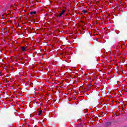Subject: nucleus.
<instances>
[{
    "label": "nucleus",
    "instance_id": "3",
    "mask_svg": "<svg viewBox=\"0 0 127 127\" xmlns=\"http://www.w3.org/2000/svg\"><path fill=\"white\" fill-rule=\"evenodd\" d=\"M26 51V48L25 47H21V51L22 52H24V51Z\"/></svg>",
    "mask_w": 127,
    "mask_h": 127
},
{
    "label": "nucleus",
    "instance_id": "7",
    "mask_svg": "<svg viewBox=\"0 0 127 127\" xmlns=\"http://www.w3.org/2000/svg\"><path fill=\"white\" fill-rule=\"evenodd\" d=\"M30 14H31V15L33 14V11H31V12H30Z\"/></svg>",
    "mask_w": 127,
    "mask_h": 127
},
{
    "label": "nucleus",
    "instance_id": "1",
    "mask_svg": "<svg viewBox=\"0 0 127 127\" xmlns=\"http://www.w3.org/2000/svg\"><path fill=\"white\" fill-rule=\"evenodd\" d=\"M66 12L65 10H63L62 12L60 13V14L58 16V17H61L63 14H65V12Z\"/></svg>",
    "mask_w": 127,
    "mask_h": 127
},
{
    "label": "nucleus",
    "instance_id": "4",
    "mask_svg": "<svg viewBox=\"0 0 127 127\" xmlns=\"http://www.w3.org/2000/svg\"><path fill=\"white\" fill-rule=\"evenodd\" d=\"M82 12L85 14H88V11H87V10H83Z\"/></svg>",
    "mask_w": 127,
    "mask_h": 127
},
{
    "label": "nucleus",
    "instance_id": "8",
    "mask_svg": "<svg viewBox=\"0 0 127 127\" xmlns=\"http://www.w3.org/2000/svg\"><path fill=\"white\" fill-rule=\"evenodd\" d=\"M33 12V14H36V11H34V12Z\"/></svg>",
    "mask_w": 127,
    "mask_h": 127
},
{
    "label": "nucleus",
    "instance_id": "2",
    "mask_svg": "<svg viewBox=\"0 0 127 127\" xmlns=\"http://www.w3.org/2000/svg\"><path fill=\"white\" fill-rule=\"evenodd\" d=\"M111 125H112V122H106L105 123V126L106 127H110V126H111Z\"/></svg>",
    "mask_w": 127,
    "mask_h": 127
},
{
    "label": "nucleus",
    "instance_id": "5",
    "mask_svg": "<svg viewBox=\"0 0 127 127\" xmlns=\"http://www.w3.org/2000/svg\"><path fill=\"white\" fill-rule=\"evenodd\" d=\"M41 114H42V111H39L38 115V116H40Z\"/></svg>",
    "mask_w": 127,
    "mask_h": 127
},
{
    "label": "nucleus",
    "instance_id": "6",
    "mask_svg": "<svg viewBox=\"0 0 127 127\" xmlns=\"http://www.w3.org/2000/svg\"><path fill=\"white\" fill-rule=\"evenodd\" d=\"M87 112H88V111L87 110V109H85V110H84V113H87Z\"/></svg>",
    "mask_w": 127,
    "mask_h": 127
}]
</instances>
